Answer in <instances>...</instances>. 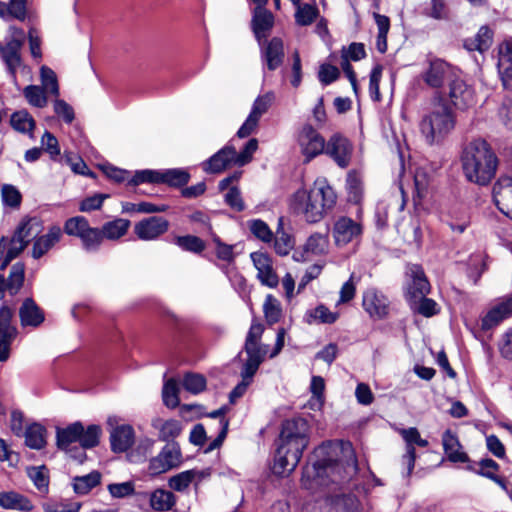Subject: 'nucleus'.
<instances>
[{
	"label": "nucleus",
	"instance_id": "nucleus-7",
	"mask_svg": "<svg viewBox=\"0 0 512 512\" xmlns=\"http://www.w3.org/2000/svg\"><path fill=\"white\" fill-rule=\"evenodd\" d=\"M101 428L98 425H89L86 429L81 422H74L66 428L57 429V446L65 451L69 450L71 444L79 442L81 450L77 454H71V457L83 462L86 455L83 449L93 448L99 443Z\"/></svg>",
	"mask_w": 512,
	"mask_h": 512
},
{
	"label": "nucleus",
	"instance_id": "nucleus-9",
	"mask_svg": "<svg viewBox=\"0 0 512 512\" xmlns=\"http://www.w3.org/2000/svg\"><path fill=\"white\" fill-rule=\"evenodd\" d=\"M325 141V138L311 124L305 123L301 126L297 134V144L304 163H309L324 153Z\"/></svg>",
	"mask_w": 512,
	"mask_h": 512
},
{
	"label": "nucleus",
	"instance_id": "nucleus-63",
	"mask_svg": "<svg viewBox=\"0 0 512 512\" xmlns=\"http://www.w3.org/2000/svg\"><path fill=\"white\" fill-rule=\"evenodd\" d=\"M3 203L12 208H16L21 203V194L19 190L10 184H5L1 188Z\"/></svg>",
	"mask_w": 512,
	"mask_h": 512
},
{
	"label": "nucleus",
	"instance_id": "nucleus-40",
	"mask_svg": "<svg viewBox=\"0 0 512 512\" xmlns=\"http://www.w3.org/2000/svg\"><path fill=\"white\" fill-rule=\"evenodd\" d=\"M130 224L129 220L123 218H117L104 223L100 229L101 233H103V240H117L121 238L127 233Z\"/></svg>",
	"mask_w": 512,
	"mask_h": 512
},
{
	"label": "nucleus",
	"instance_id": "nucleus-31",
	"mask_svg": "<svg viewBox=\"0 0 512 512\" xmlns=\"http://www.w3.org/2000/svg\"><path fill=\"white\" fill-rule=\"evenodd\" d=\"M134 440V430L130 425L118 426L110 434L111 448L114 452L127 451L133 445Z\"/></svg>",
	"mask_w": 512,
	"mask_h": 512
},
{
	"label": "nucleus",
	"instance_id": "nucleus-6",
	"mask_svg": "<svg viewBox=\"0 0 512 512\" xmlns=\"http://www.w3.org/2000/svg\"><path fill=\"white\" fill-rule=\"evenodd\" d=\"M41 231V220L34 217L23 221L10 240L2 237L0 240V269H6L9 263L25 249L30 240L36 239Z\"/></svg>",
	"mask_w": 512,
	"mask_h": 512
},
{
	"label": "nucleus",
	"instance_id": "nucleus-19",
	"mask_svg": "<svg viewBox=\"0 0 512 512\" xmlns=\"http://www.w3.org/2000/svg\"><path fill=\"white\" fill-rule=\"evenodd\" d=\"M169 229V222L164 217L151 216L145 218L134 226L136 236L144 241L155 240Z\"/></svg>",
	"mask_w": 512,
	"mask_h": 512
},
{
	"label": "nucleus",
	"instance_id": "nucleus-44",
	"mask_svg": "<svg viewBox=\"0 0 512 512\" xmlns=\"http://www.w3.org/2000/svg\"><path fill=\"white\" fill-rule=\"evenodd\" d=\"M408 303L413 312L427 318L439 313L438 304L433 299L427 298L426 296L411 299Z\"/></svg>",
	"mask_w": 512,
	"mask_h": 512
},
{
	"label": "nucleus",
	"instance_id": "nucleus-13",
	"mask_svg": "<svg viewBox=\"0 0 512 512\" xmlns=\"http://www.w3.org/2000/svg\"><path fill=\"white\" fill-rule=\"evenodd\" d=\"M263 331L264 327L262 324L256 322L251 324L244 345V352L247 355L244 362L260 366L264 361L267 349L265 346L260 344Z\"/></svg>",
	"mask_w": 512,
	"mask_h": 512
},
{
	"label": "nucleus",
	"instance_id": "nucleus-55",
	"mask_svg": "<svg viewBox=\"0 0 512 512\" xmlns=\"http://www.w3.org/2000/svg\"><path fill=\"white\" fill-rule=\"evenodd\" d=\"M175 244L181 249L193 253H201L205 249L204 241L193 235L178 236L175 238Z\"/></svg>",
	"mask_w": 512,
	"mask_h": 512
},
{
	"label": "nucleus",
	"instance_id": "nucleus-53",
	"mask_svg": "<svg viewBox=\"0 0 512 512\" xmlns=\"http://www.w3.org/2000/svg\"><path fill=\"white\" fill-rule=\"evenodd\" d=\"M329 246L327 235L321 233L312 234L306 241L305 250L314 255H322L326 253Z\"/></svg>",
	"mask_w": 512,
	"mask_h": 512
},
{
	"label": "nucleus",
	"instance_id": "nucleus-16",
	"mask_svg": "<svg viewBox=\"0 0 512 512\" xmlns=\"http://www.w3.org/2000/svg\"><path fill=\"white\" fill-rule=\"evenodd\" d=\"M273 100L274 95L272 93H266L255 99L248 117L237 132L240 138L248 137L255 131L260 118L268 111Z\"/></svg>",
	"mask_w": 512,
	"mask_h": 512
},
{
	"label": "nucleus",
	"instance_id": "nucleus-11",
	"mask_svg": "<svg viewBox=\"0 0 512 512\" xmlns=\"http://www.w3.org/2000/svg\"><path fill=\"white\" fill-rule=\"evenodd\" d=\"M18 335V329L13 322V310L7 305L0 308V362L10 357L13 341Z\"/></svg>",
	"mask_w": 512,
	"mask_h": 512
},
{
	"label": "nucleus",
	"instance_id": "nucleus-29",
	"mask_svg": "<svg viewBox=\"0 0 512 512\" xmlns=\"http://www.w3.org/2000/svg\"><path fill=\"white\" fill-rule=\"evenodd\" d=\"M442 445L449 461L454 463H465L468 461V455L462 451L458 437L450 429L443 433Z\"/></svg>",
	"mask_w": 512,
	"mask_h": 512
},
{
	"label": "nucleus",
	"instance_id": "nucleus-41",
	"mask_svg": "<svg viewBox=\"0 0 512 512\" xmlns=\"http://www.w3.org/2000/svg\"><path fill=\"white\" fill-rule=\"evenodd\" d=\"M159 183H164L173 187H180L188 183L190 174L182 168H172L159 171Z\"/></svg>",
	"mask_w": 512,
	"mask_h": 512
},
{
	"label": "nucleus",
	"instance_id": "nucleus-15",
	"mask_svg": "<svg viewBox=\"0 0 512 512\" xmlns=\"http://www.w3.org/2000/svg\"><path fill=\"white\" fill-rule=\"evenodd\" d=\"M250 258L257 270L256 278L261 285L276 288L279 284V277L274 269L272 258L262 251L252 252Z\"/></svg>",
	"mask_w": 512,
	"mask_h": 512
},
{
	"label": "nucleus",
	"instance_id": "nucleus-48",
	"mask_svg": "<svg viewBox=\"0 0 512 512\" xmlns=\"http://www.w3.org/2000/svg\"><path fill=\"white\" fill-rule=\"evenodd\" d=\"M79 239L81 240L82 248L86 252H97L103 243V233H101L99 228L90 227Z\"/></svg>",
	"mask_w": 512,
	"mask_h": 512
},
{
	"label": "nucleus",
	"instance_id": "nucleus-23",
	"mask_svg": "<svg viewBox=\"0 0 512 512\" xmlns=\"http://www.w3.org/2000/svg\"><path fill=\"white\" fill-rule=\"evenodd\" d=\"M512 315V295L494 305L481 319V329L490 330Z\"/></svg>",
	"mask_w": 512,
	"mask_h": 512
},
{
	"label": "nucleus",
	"instance_id": "nucleus-59",
	"mask_svg": "<svg viewBox=\"0 0 512 512\" xmlns=\"http://www.w3.org/2000/svg\"><path fill=\"white\" fill-rule=\"evenodd\" d=\"M423 14L436 20L447 18L444 0H428L423 7Z\"/></svg>",
	"mask_w": 512,
	"mask_h": 512
},
{
	"label": "nucleus",
	"instance_id": "nucleus-8",
	"mask_svg": "<svg viewBox=\"0 0 512 512\" xmlns=\"http://www.w3.org/2000/svg\"><path fill=\"white\" fill-rule=\"evenodd\" d=\"M25 38L23 29L10 25L3 42L0 41V58L13 80H16L17 70L22 65L21 49Z\"/></svg>",
	"mask_w": 512,
	"mask_h": 512
},
{
	"label": "nucleus",
	"instance_id": "nucleus-64",
	"mask_svg": "<svg viewBox=\"0 0 512 512\" xmlns=\"http://www.w3.org/2000/svg\"><path fill=\"white\" fill-rule=\"evenodd\" d=\"M383 68L381 65L373 67L369 77V94L372 100L380 101L381 95L379 91V83L382 77Z\"/></svg>",
	"mask_w": 512,
	"mask_h": 512
},
{
	"label": "nucleus",
	"instance_id": "nucleus-33",
	"mask_svg": "<svg viewBox=\"0 0 512 512\" xmlns=\"http://www.w3.org/2000/svg\"><path fill=\"white\" fill-rule=\"evenodd\" d=\"M251 23L256 38L260 40L273 27L274 16L265 7H255Z\"/></svg>",
	"mask_w": 512,
	"mask_h": 512
},
{
	"label": "nucleus",
	"instance_id": "nucleus-14",
	"mask_svg": "<svg viewBox=\"0 0 512 512\" xmlns=\"http://www.w3.org/2000/svg\"><path fill=\"white\" fill-rule=\"evenodd\" d=\"M353 147L350 141L339 133L333 134L325 141L324 153L341 168H346L351 161Z\"/></svg>",
	"mask_w": 512,
	"mask_h": 512
},
{
	"label": "nucleus",
	"instance_id": "nucleus-36",
	"mask_svg": "<svg viewBox=\"0 0 512 512\" xmlns=\"http://www.w3.org/2000/svg\"><path fill=\"white\" fill-rule=\"evenodd\" d=\"M339 318L338 312H332L323 304L306 311L304 321L311 325L314 323L333 324Z\"/></svg>",
	"mask_w": 512,
	"mask_h": 512
},
{
	"label": "nucleus",
	"instance_id": "nucleus-60",
	"mask_svg": "<svg viewBox=\"0 0 512 512\" xmlns=\"http://www.w3.org/2000/svg\"><path fill=\"white\" fill-rule=\"evenodd\" d=\"M155 440L151 438H143L140 439L135 451L130 455L132 461L134 462H141L143 461L148 455H151L154 449Z\"/></svg>",
	"mask_w": 512,
	"mask_h": 512
},
{
	"label": "nucleus",
	"instance_id": "nucleus-27",
	"mask_svg": "<svg viewBox=\"0 0 512 512\" xmlns=\"http://www.w3.org/2000/svg\"><path fill=\"white\" fill-rule=\"evenodd\" d=\"M19 318L22 327L36 328L44 322L45 316L32 298H26L19 308Z\"/></svg>",
	"mask_w": 512,
	"mask_h": 512
},
{
	"label": "nucleus",
	"instance_id": "nucleus-58",
	"mask_svg": "<svg viewBox=\"0 0 512 512\" xmlns=\"http://www.w3.org/2000/svg\"><path fill=\"white\" fill-rule=\"evenodd\" d=\"M178 385L174 379H169L163 386V402L168 408H176L179 405Z\"/></svg>",
	"mask_w": 512,
	"mask_h": 512
},
{
	"label": "nucleus",
	"instance_id": "nucleus-10",
	"mask_svg": "<svg viewBox=\"0 0 512 512\" xmlns=\"http://www.w3.org/2000/svg\"><path fill=\"white\" fill-rule=\"evenodd\" d=\"M182 463V453L177 442L167 443L161 451L150 458L147 472L151 476L166 473Z\"/></svg>",
	"mask_w": 512,
	"mask_h": 512
},
{
	"label": "nucleus",
	"instance_id": "nucleus-25",
	"mask_svg": "<svg viewBox=\"0 0 512 512\" xmlns=\"http://www.w3.org/2000/svg\"><path fill=\"white\" fill-rule=\"evenodd\" d=\"M424 82L432 88H440L450 79V66L443 60L435 59L429 63L428 69L422 75Z\"/></svg>",
	"mask_w": 512,
	"mask_h": 512
},
{
	"label": "nucleus",
	"instance_id": "nucleus-12",
	"mask_svg": "<svg viewBox=\"0 0 512 512\" xmlns=\"http://www.w3.org/2000/svg\"><path fill=\"white\" fill-rule=\"evenodd\" d=\"M447 96L459 110H467L476 104L474 89L459 77L449 80Z\"/></svg>",
	"mask_w": 512,
	"mask_h": 512
},
{
	"label": "nucleus",
	"instance_id": "nucleus-17",
	"mask_svg": "<svg viewBox=\"0 0 512 512\" xmlns=\"http://www.w3.org/2000/svg\"><path fill=\"white\" fill-rule=\"evenodd\" d=\"M361 234V225L349 217L342 216L333 224L332 236L338 247L345 246L359 239Z\"/></svg>",
	"mask_w": 512,
	"mask_h": 512
},
{
	"label": "nucleus",
	"instance_id": "nucleus-21",
	"mask_svg": "<svg viewBox=\"0 0 512 512\" xmlns=\"http://www.w3.org/2000/svg\"><path fill=\"white\" fill-rule=\"evenodd\" d=\"M493 199L499 210L512 219V177L503 175L496 181Z\"/></svg>",
	"mask_w": 512,
	"mask_h": 512
},
{
	"label": "nucleus",
	"instance_id": "nucleus-38",
	"mask_svg": "<svg viewBox=\"0 0 512 512\" xmlns=\"http://www.w3.org/2000/svg\"><path fill=\"white\" fill-rule=\"evenodd\" d=\"M101 482V474L98 471H92L87 475L75 476L72 479V487L76 494L86 495Z\"/></svg>",
	"mask_w": 512,
	"mask_h": 512
},
{
	"label": "nucleus",
	"instance_id": "nucleus-5",
	"mask_svg": "<svg viewBox=\"0 0 512 512\" xmlns=\"http://www.w3.org/2000/svg\"><path fill=\"white\" fill-rule=\"evenodd\" d=\"M456 117L443 93L432 98L430 111L420 122V131L430 145L440 143L455 128Z\"/></svg>",
	"mask_w": 512,
	"mask_h": 512
},
{
	"label": "nucleus",
	"instance_id": "nucleus-54",
	"mask_svg": "<svg viewBox=\"0 0 512 512\" xmlns=\"http://www.w3.org/2000/svg\"><path fill=\"white\" fill-rule=\"evenodd\" d=\"M195 475L196 473L193 470H186L181 473H178L169 479V487L175 491L183 492L193 482V480L195 479Z\"/></svg>",
	"mask_w": 512,
	"mask_h": 512
},
{
	"label": "nucleus",
	"instance_id": "nucleus-49",
	"mask_svg": "<svg viewBox=\"0 0 512 512\" xmlns=\"http://www.w3.org/2000/svg\"><path fill=\"white\" fill-rule=\"evenodd\" d=\"M23 95L28 103L37 108H43L48 103L47 93L38 85H28L23 90Z\"/></svg>",
	"mask_w": 512,
	"mask_h": 512
},
{
	"label": "nucleus",
	"instance_id": "nucleus-42",
	"mask_svg": "<svg viewBox=\"0 0 512 512\" xmlns=\"http://www.w3.org/2000/svg\"><path fill=\"white\" fill-rule=\"evenodd\" d=\"M176 503V498L171 491L156 489L150 495V505L156 511H168Z\"/></svg>",
	"mask_w": 512,
	"mask_h": 512
},
{
	"label": "nucleus",
	"instance_id": "nucleus-28",
	"mask_svg": "<svg viewBox=\"0 0 512 512\" xmlns=\"http://www.w3.org/2000/svg\"><path fill=\"white\" fill-rule=\"evenodd\" d=\"M24 282V266L23 264L16 263L12 266L9 277L6 280L3 275H0V299L5 298L6 292L9 295H16Z\"/></svg>",
	"mask_w": 512,
	"mask_h": 512
},
{
	"label": "nucleus",
	"instance_id": "nucleus-45",
	"mask_svg": "<svg viewBox=\"0 0 512 512\" xmlns=\"http://www.w3.org/2000/svg\"><path fill=\"white\" fill-rule=\"evenodd\" d=\"M0 506L4 509H31L30 502L16 492H0Z\"/></svg>",
	"mask_w": 512,
	"mask_h": 512
},
{
	"label": "nucleus",
	"instance_id": "nucleus-62",
	"mask_svg": "<svg viewBox=\"0 0 512 512\" xmlns=\"http://www.w3.org/2000/svg\"><path fill=\"white\" fill-rule=\"evenodd\" d=\"M294 242L291 236L283 231L277 230L274 249L281 256L287 255L293 248Z\"/></svg>",
	"mask_w": 512,
	"mask_h": 512
},
{
	"label": "nucleus",
	"instance_id": "nucleus-51",
	"mask_svg": "<svg viewBox=\"0 0 512 512\" xmlns=\"http://www.w3.org/2000/svg\"><path fill=\"white\" fill-rule=\"evenodd\" d=\"M265 319L269 324L277 323L282 315L281 304L273 295L268 294L263 304Z\"/></svg>",
	"mask_w": 512,
	"mask_h": 512
},
{
	"label": "nucleus",
	"instance_id": "nucleus-2",
	"mask_svg": "<svg viewBox=\"0 0 512 512\" xmlns=\"http://www.w3.org/2000/svg\"><path fill=\"white\" fill-rule=\"evenodd\" d=\"M308 433L309 426L303 418L283 422L272 467L274 474L286 476L294 471L308 446Z\"/></svg>",
	"mask_w": 512,
	"mask_h": 512
},
{
	"label": "nucleus",
	"instance_id": "nucleus-26",
	"mask_svg": "<svg viewBox=\"0 0 512 512\" xmlns=\"http://www.w3.org/2000/svg\"><path fill=\"white\" fill-rule=\"evenodd\" d=\"M235 148L226 145L203 163V170L207 173H220L234 165Z\"/></svg>",
	"mask_w": 512,
	"mask_h": 512
},
{
	"label": "nucleus",
	"instance_id": "nucleus-52",
	"mask_svg": "<svg viewBox=\"0 0 512 512\" xmlns=\"http://www.w3.org/2000/svg\"><path fill=\"white\" fill-rule=\"evenodd\" d=\"M224 273L227 275L231 285L240 294L241 297H246L250 293L246 278L240 274L234 267H226Z\"/></svg>",
	"mask_w": 512,
	"mask_h": 512
},
{
	"label": "nucleus",
	"instance_id": "nucleus-20",
	"mask_svg": "<svg viewBox=\"0 0 512 512\" xmlns=\"http://www.w3.org/2000/svg\"><path fill=\"white\" fill-rule=\"evenodd\" d=\"M362 305L372 318L383 319L389 312L387 297L375 288H369L363 293Z\"/></svg>",
	"mask_w": 512,
	"mask_h": 512
},
{
	"label": "nucleus",
	"instance_id": "nucleus-56",
	"mask_svg": "<svg viewBox=\"0 0 512 512\" xmlns=\"http://www.w3.org/2000/svg\"><path fill=\"white\" fill-rule=\"evenodd\" d=\"M27 473L39 491L46 492L48 490L49 476L45 466L28 468Z\"/></svg>",
	"mask_w": 512,
	"mask_h": 512
},
{
	"label": "nucleus",
	"instance_id": "nucleus-47",
	"mask_svg": "<svg viewBox=\"0 0 512 512\" xmlns=\"http://www.w3.org/2000/svg\"><path fill=\"white\" fill-rule=\"evenodd\" d=\"M11 126L20 133H31L35 127L33 117L25 110L14 112L10 119Z\"/></svg>",
	"mask_w": 512,
	"mask_h": 512
},
{
	"label": "nucleus",
	"instance_id": "nucleus-34",
	"mask_svg": "<svg viewBox=\"0 0 512 512\" xmlns=\"http://www.w3.org/2000/svg\"><path fill=\"white\" fill-rule=\"evenodd\" d=\"M263 57L269 70L273 71L280 67L284 59L282 40L277 37L272 38L263 52Z\"/></svg>",
	"mask_w": 512,
	"mask_h": 512
},
{
	"label": "nucleus",
	"instance_id": "nucleus-43",
	"mask_svg": "<svg viewBox=\"0 0 512 512\" xmlns=\"http://www.w3.org/2000/svg\"><path fill=\"white\" fill-rule=\"evenodd\" d=\"M296 7L295 22L299 26L311 25L319 16V10L315 5L304 3L293 4Z\"/></svg>",
	"mask_w": 512,
	"mask_h": 512
},
{
	"label": "nucleus",
	"instance_id": "nucleus-22",
	"mask_svg": "<svg viewBox=\"0 0 512 512\" xmlns=\"http://www.w3.org/2000/svg\"><path fill=\"white\" fill-rule=\"evenodd\" d=\"M497 68L503 87L512 91V38L500 44Z\"/></svg>",
	"mask_w": 512,
	"mask_h": 512
},
{
	"label": "nucleus",
	"instance_id": "nucleus-18",
	"mask_svg": "<svg viewBox=\"0 0 512 512\" xmlns=\"http://www.w3.org/2000/svg\"><path fill=\"white\" fill-rule=\"evenodd\" d=\"M406 297L407 301L422 296L430 292V284L421 266L412 264L406 270Z\"/></svg>",
	"mask_w": 512,
	"mask_h": 512
},
{
	"label": "nucleus",
	"instance_id": "nucleus-50",
	"mask_svg": "<svg viewBox=\"0 0 512 512\" xmlns=\"http://www.w3.org/2000/svg\"><path fill=\"white\" fill-rule=\"evenodd\" d=\"M89 221L83 216H75L66 220L64 231L67 235L81 238L90 228Z\"/></svg>",
	"mask_w": 512,
	"mask_h": 512
},
{
	"label": "nucleus",
	"instance_id": "nucleus-4",
	"mask_svg": "<svg viewBox=\"0 0 512 512\" xmlns=\"http://www.w3.org/2000/svg\"><path fill=\"white\" fill-rule=\"evenodd\" d=\"M460 162L467 181L480 186L490 183L498 166L496 154L481 138L473 139L463 146Z\"/></svg>",
	"mask_w": 512,
	"mask_h": 512
},
{
	"label": "nucleus",
	"instance_id": "nucleus-30",
	"mask_svg": "<svg viewBox=\"0 0 512 512\" xmlns=\"http://www.w3.org/2000/svg\"><path fill=\"white\" fill-rule=\"evenodd\" d=\"M152 427L158 431V439L167 443L174 442L182 432V424L175 419L164 420L160 417L154 418Z\"/></svg>",
	"mask_w": 512,
	"mask_h": 512
},
{
	"label": "nucleus",
	"instance_id": "nucleus-35",
	"mask_svg": "<svg viewBox=\"0 0 512 512\" xmlns=\"http://www.w3.org/2000/svg\"><path fill=\"white\" fill-rule=\"evenodd\" d=\"M492 42V30L488 26H482L474 37L464 41V47L469 51H479L483 53L491 47Z\"/></svg>",
	"mask_w": 512,
	"mask_h": 512
},
{
	"label": "nucleus",
	"instance_id": "nucleus-37",
	"mask_svg": "<svg viewBox=\"0 0 512 512\" xmlns=\"http://www.w3.org/2000/svg\"><path fill=\"white\" fill-rule=\"evenodd\" d=\"M259 365L244 362L241 369V382L230 392V401L234 402L236 399L243 396L248 386L251 384L254 375L256 374Z\"/></svg>",
	"mask_w": 512,
	"mask_h": 512
},
{
	"label": "nucleus",
	"instance_id": "nucleus-46",
	"mask_svg": "<svg viewBox=\"0 0 512 512\" xmlns=\"http://www.w3.org/2000/svg\"><path fill=\"white\" fill-rule=\"evenodd\" d=\"M40 81L41 87L47 94L58 97L60 94L59 84L56 73L48 66H41L40 68Z\"/></svg>",
	"mask_w": 512,
	"mask_h": 512
},
{
	"label": "nucleus",
	"instance_id": "nucleus-3",
	"mask_svg": "<svg viewBox=\"0 0 512 512\" xmlns=\"http://www.w3.org/2000/svg\"><path fill=\"white\" fill-rule=\"evenodd\" d=\"M337 195L324 177L317 178L308 189L297 190L290 202L291 209L308 223H318L331 211Z\"/></svg>",
	"mask_w": 512,
	"mask_h": 512
},
{
	"label": "nucleus",
	"instance_id": "nucleus-57",
	"mask_svg": "<svg viewBox=\"0 0 512 512\" xmlns=\"http://www.w3.org/2000/svg\"><path fill=\"white\" fill-rule=\"evenodd\" d=\"M183 387L192 394H198L206 388V379L197 373H187L182 381Z\"/></svg>",
	"mask_w": 512,
	"mask_h": 512
},
{
	"label": "nucleus",
	"instance_id": "nucleus-32",
	"mask_svg": "<svg viewBox=\"0 0 512 512\" xmlns=\"http://www.w3.org/2000/svg\"><path fill=\"white\" fill-rule=\"evenodd\" d=\"M62 236V230L59 226H52L48 232L35 239L32 249V256L35 259L41 258L47 253Z\"/></svg>",
	"mask_w": 512,
	"mask_h": 512
},
{
	"label": "nucleus",
	"instance_id": "nucleus-61",
	"mask_svg": "<svg viewBox=\"0 0 512 512\" xmlns=\"http://www.w3.org/2000/svg\"><path fill=\"white\" fill-rule=\"evenodd\" d=\"M249 228L252 234L263 242H271L273 238V232L269 226L260 219H255L249 222Z\"/></svg>",
	"mask_w": 512,
	"mask_h": 512
},
{
	"label": "nucleus",
	"instance_id": "nucleus-24",
	"mask_svg": "<svg viewBox=\"0 0 512 512\" xmlns=\"http://www.w3.org/2000/svg\"><path fill=\"white\" fill-rule=\"evenodd\" d=\"M400 434L407 444L406 453L403 456V461L407 465V473L410 474L414 468L416 459V451L414 445L416 444L420 447H426L428 445V441L421 438L419 431L415 427L402 429L400 430Z\"/></svg>",
	"mask_w": 512,
	"mask_h": 512
},
{
	"label": "nucleus",
	"instance_id": "nucleus-39",
	"mask_svg": "<svg viewBox=\"0 0 512 512\" xmlns=\"http://www.w3.org/2000/svg\"><path fill=\"white\" fill-rule=\"evenodd\" d=\"M24 436L25 444L31 449L40 450L46 445V429L39 423L29 425Z\"/></svg>",
	"mask_w": 512,
	"mask_h": 512
},
{
	"label": "nucleus",
	"instance_id": "nucleus-1",
	"mask_svg": "<svg viewBox=\"0 0 512 512\" xmlns=\"http://www.w3.org/2000/svg\"><path fill=\"white\" fill-rule=\"evenodd\" d=\"M315 461L306 466L302 473L301 484L310 491H316L327 484L325 478L332 482H341L357 473V459L351 443H326L314 451Z\"/></svg>",
	"mask_w": 512,
	"mask_h": 512
}]
</instances>
